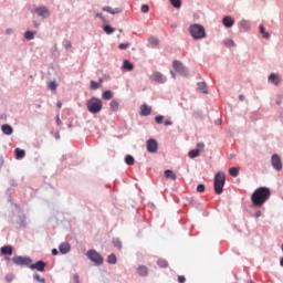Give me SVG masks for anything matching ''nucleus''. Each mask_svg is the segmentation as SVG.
<instances>
[{
	"label": "nucleus",
	"instance_id": "nucleus-46",
	"mask_svg": "<svg viewBox=\"0 0 283 283\" xmlns=\"http://www.w3.org/2000/svg\"><path fill=\"white\" fill-rule=\"evenodd\" d=\"M52 56H54V59H57V56H59V49L56 48V45L53 46Z\"/></svg>",
	"mask_w": 283,
	"mask_h": 283
},
{
	"label": "nucleus",
	"instance_id": "nucleus-42",
	"mask_svg": "<svg viewBox=\"0 0 283 283\" xmlns=\"http://www.w3.org/2000/svg\"><path fill=\"white\" fill-rule=\"evenodd\" d=\"M98 87H101V84H98V82L92 80L91 81V90L96 91V90H98Z\"/></svg>",
	"mask_w": 283,
	"mask_h": 283
},
{
	"label": "nucleus",
	"instance_id": "nucleus-55",
	"mask_svg": "<svg viewBox=\"0 0 283 283\" xmlns=\"http://www.w3.org/2000/svg\"><path fill=\"white\" fill-rule=\"evenodd\" d=\"M164 125H165L166 127H169V126L174 125V122H171V120H169V119H166V120L164 122Z\"/></svg>",
	"mask_w": 283,
	"mask_h": 283
},
{
	"label": "nucleus",
	"instance_id": "nucleus-3",
	"mask_svg": "<svg viewBox=\"0 0 283 283\" xmlns=\"http://www.w3.org/2000/svg\"><path fill=\"white\" fill-rule=\"evenodd\" d=\"M86 109L90 114H101V111L103 109V101L98 97H92L86 103Z\"/></svg>",
	"mask_w": 283,
	"mask_h": 283
},
{
	"label": "nucleus",
	"instance_id": "nucleus-58",
	"mask_svg": "<svg viewBox=\"0 0 283 283\" xmlns=\"http://www.w3.org/2000/svg\"><path fill=\"white\" fill-rule=\"evenodd\" d=\"M52 255H59V250L56 248L51 250Z\"/></svg>",
	"mask_w": 283,
	"mask_h": 283
},
{
	"label": "nucleus",
	"instance_id": "nucleus-17",
	"mask_svg": "<svg viewBox=\"0 0 283 283\" xmlns=\"http://www.w3.org/2000/svg\"><path fill=\"white\" fill-rule=\"evenodd\" d=\"M70 249L71 247H70V243L67 242H63L59 245V251L60 253H62V255L70 253Z\"/></svg>",
	"mask_w": 283,
	"mask_h": 283
},
{
	"label": "nucleus",
	"instance_id": "nucleus-33",
	"mask_svg": "<svg viewBox=\"0 0 283 283\" xmlns=\"http://www.w3.org/2000/svg\"><path fill=\"white\" fill-rule=\"evenodd\" d=\"M229 174L233 178H238V176H240V170L235 167H232V168L229 169Z\"/></svg>",
	"mask_w": 283,
	"mask_h": 283
},
{
	"label": "nucleus",
	"instance_id": "nucleus-5",
	"mask_svg": "<svg viewBox=\"0 0 283 283\" xmlns=\"http://www.w3.org/2000/svg\"><path fill=\"white\" fill-rule=\"evenodd\" d=\"M86 258H88L91 262H94L95 266H101V264H103V255H101L96 250H88L86 252Z\"/></svg>",
	"mask_w": 283,
	"mask_h": 283
},
{
	"label": "nucleus",
	"instance_id": "nucleus-36",
	"mask_svg": "<svg viewBox=\"0 0 283 283\" xmlns=\"http://www.w3.org/2000/svg\"><path fill=\"white\" fill-rule=\"evenodd\" d=\"M34 34H36V32L27 31V32H24V39H27V41H32V39H34Z\"/></svg>",
	"mask_w": 283,
	"mask_h": 283
},
{
	"label": "nucleus",
	"instance_id": "nucleus-48",
	"mask_svg": "<svg viewBox=\"0 0 283 283\" xmlns=\"http://www.w3.org/2000/svg\"><path fill=\"white\" fill-rule=\"evenodd\" d=\"M104 12H108L109 14H112V12H113V8L112 7H103V9H102Z\"/></svg>",
	"mask_w": 283,
	"mask_h": 283
},
{
	"label": "nucleus",
	"instance_id": "nucleus-22",
	"mask_svg": "<svg viewBox=\"0 0 283 283\" xmlns=\"http://www.w3.org/2000/svg\"><path fill=\"white\" fill-rule=\"evenodd\" d=\"M102 30L105 32V34H114V32H116V29L109 24L102 25Z\"/></svg>",
	"mask_w": 283,
	"mask_h": 283
},
{
	"label": "nucleus",
	"instance_id": "nucleus-21",
	"mask_svg": "<svg viewBox=\"0 0 283 283\" xmlns=\"http://www.w3.org/2000/svg\"><path fill=\"white\" fill-rule=\"evenodd\" d=\"M197 86H198L199 92H202L203 94H209V88L207 86V83L199 82V83H197Z\"/></svg>",
	"mask_w": 283,
	"mask_h": 283
},
{
	"label": "nucleus",
	"instance_id": "nucleus-64",
	"mask_svg": "<svg viewBox=\"0 0 283 283\" xmlns=\"http://www.w3.org/2000/svg\"><path fill=\"white\" fill-rule=\"evenodd\" d=\"M280 264H281V266H283V258H281Z\"/></svg>",
	"mask_w": 283,
	"mask_h": 283
},
{
	"label": "nucleus",
	"instance_id": "nucleus-25",
	"mask_svg": "<svg viewBox=\"0 0 283 283\" xmlns=\"http://www.w3.org/2000/svg\"><path fill=\"white\" fill-rule=\"evenodd\" d=\"M239 28H240L243 32H249V29H250L249 21H247V20H241V22L239 23Z\"/></svg>",
	"mask_w": 283,
	"mask_h": 283
},
{
	"label": "nucleus",
	"instance_id": "nucleus-45",
	"mask_svg": "<svg viewBox=\"0 0 283 283\" xmlns=\"http://www.w3.org/2000/svg\"><path fill=\"white\" fill-rule=\"evenodd\" d=\"M129 43H120L119 45H118V48H119V50H127V49H129Z\"/></svg>",
	"mask_w": 283,
	"mask_h": 283
},
{
	"label": "nucleus",
	"instance_id": "nucleus-2",
	"mask_svg": "<svg viewBox=\"0 0 283 283\" xmlns=\"http://www.w3.org/2000/svg\"><path fill=\"white\" fill-rule=\"evenodd\" d=\"M224 185H227V176L222 171L217 172L213 180V189L217 196H222Z\"/></svg>",
	"mask_w": 283,
	"mask_h": 283
},
{
	"label": "nucleus",
	"instance_id": "nucleus-54",
	"mask_svg": "<svg viewBox=\"0 0 283 283\" xmlns=\"http://www.w3.org/2000/svg\"><path fill=\"white\" fill-rule=\"evenodd\" d=\"M197 149H200V151H202V149H205V143H198Z\"/></svg>",
	"mask_w": 283,
	"mask_h": 283
},
{
	"label": "nucleus",
	"instance_id": "nucleus-38",
	"mask_svg": "<svg viewBox=\"0 0 283 283\" xmlns=\"http://www.w3.org/2000/svg\"><path fill=\"white\" fill-rule=\"evenodd\" d=\"M157 265H158L160 269H167L168 263H167L166 260L159 259V260L157 261Z\"/></svg>",
	"mask_w": 283,
	"mask_h": 283
},
{
	"label": "nucleus",
	"instance_id": "nucleus-28",
	"mask_svg": "<svg viewBox=\"0 0 283 283\" xmlns=\"http://www.w3.org/2000/svg\"><path fill=\"white\" fill-rule=\"evenodd\" d=\"M269 81L274 85H280V78H277V75L275 73L269 75Z\"/></svg>",
	"mask_w": 283,
	"mask_h": 283
},
{
	"label": "nucleus",
	"instance_id": "nucleus-26",
	"mask_svg": "<svg viewBox=\"0 0 283 283\" xmlns=\"http://www.w3.org/2000/svg\"><path fill=\"white\" fill-rule=\"evenodd\" d=\"M112 244H113V247H115V249H118V251H120L123 249V243L120 242V239H118V238H113Z\"/></svg>",
	"mask_w": 283,
	"mask_h": 283
},
{
	"label": "nucleus",
	"instance_id": "nucleus-50",
	"mask_svg": "<svg viewBox=\"0 0 283 283\" xmlns=\"http://www.w3.org/2000/svg\"><path fill=\"white\" fill-rule=\"evenodd\" d=\"M6 280L8 282H12V280H14V275L9 273V274L6 275Z\"/></svg>",
	"mask_w": 283,
	"mask_h": 283
},
{
	"label": "nucleus",
	"instance_id": "nucleus-32",
	"mask_svg": "<svg viewBox=\"0 0 283 283\" xmlns=\"http://www.w3.org/2000/svg\"><path fill=\"white\" fill-rule=\"evenodd\" d=\"M108 264H116L118 262V259L116 258V254L112 253L107 256Z\"/></svg>",
	"mask_w": 283,
	"mask_h": 283
},
{
	"label": "nucleus",
	"instance_id": "nucleus-13",
	"mask_svg": "<svg viewBox=\"0 0 283 283\" xmlns=\"http://www.w3.org/2000/svg\"><path fill=\"white\" fill-rule=\"evenodd\" d=\"M153 81H155L156 83H167V76H165L163 73L160 72H155L153 74Z\"/></svg>",
	"mask_w": 283,
	"mask_h": 283
},
{
	"label": "nucleus",
	"instance_id": "nucleus-41",
	"mask_svg": "<svg viewBox=\"0 0 283 283\" xmlns=\"http://www.w3.org/2000/svg\"><path fill=\"white\" fill-rule=\"evenodd\" d=\"M164 120H165V116L163 115L155 116V122L157 123V125H163Z\"/></svg>",
	"mask_w": 283,
	"mask_h": 283
},
{
	"label": "nucleus",
	"instance_id": "nucleus-59",
	"mask_svg": "<svg viewBox=\"0 0 283 283\" xmlns=\"http://www.w3.org/2000/svg\"><path fill=\"white\" fill-rule=\"evenodd\" d=\"M65 50H70L72 48V42H67L65 45H64Z\"/></svg>",
	"mask_w": 283,
	"mask_h": 283
},
{
	"label": "nucleus",
	"instance_id": "nucleus-4",
	"mask_svg": "<svg viewBox=\"0 0 283 283\" xmlns=\"http://www.w3.org/2000/svg\"><path fill=\"white\" fill-rule=\"evenodd\" d=\"M189 32L195 41L207 38V31L205 30V27H202V24H191L189 28Z\"/></svg>",
	"mask_w": 283,
	"mask_h": 283
},
{
	"label": "nucleus",
	"instance_id": "nucleus-49",
	"mask_svg": "<svg viewBox=\"0 0 283 283\" xmlns=\"http://www.w3.org/2000/svg\"><path fill=\"white\" fill-rule=\"evenodd\" d=\"M95 17L97 19H102V21H104V23H107V20L103 17V13H96Z\"/></svg>",
	"mask_w": 283,
	"mask_h": 283
},
{
	"label": "nucleus",
	"instance_id": "nucleus-18",
	"mask_svg": "<svg viewBox=\"0 0 283 283\" xmlns=\"http://www.w3.org/2000/svg\"><path fill=\"white\" fill-rule=\"evenodd\" d=\"M137 273L140 277H147L149 275V270L145 265H140L137 268Z\"/></svg>",
	"mask_w": 283,
	"mask_h": 283
},
{
	"label": "nucleus",
	"instance_id": "nucleus-61",
	"mask_svg": "<svg viewBox=\"0 0 283 283\" xmlns=\"http://www.w3.org/2000/svg\"><path fill=\"white\" fill-rule=\"evenodd\" d=\"M56 125H59V126L62 125L61 117H59V115H56Z\"/></svg>",
	"mask_w": 283,
	"mask_h": 283
},
{
	"label": "nucleus",
	"instance_id": "nucleus-29",
	"mask_svg": "<svg viewBox=\"0 0 283 283\" xmlns=\"http://www.w3.org/2000/svg\"><path fill=\"white\" fill-rule=\"evenodd\" d=\"M164 174H165L166 178H169L170 180H176V172H174V170L167 169V170H165Z\"/></svg>",
	"mask_w": 283,
	"mask_h": 283
},
{
	"label": "nucleus",
	"instance_id": "nucleus-40",
	"mask_svg": "<svg viewBox=\"0 0 283 283\" xmlns=\"http://www.w3.org/2000/svg\"><path fill=\"white\" fill-rule=\"evenodd\" d=\"M49 90H51V92H55L56 87H59V84H56L54 81L50 82L48 85Z\"/></svg>",
	"mask_w": 283,
	"mask_h": 283
},
{
	"label": "nucleus",
	"instance_id": "nucleus-30",
	"mask_svg": "<svg viewBox=\"0 0 283 283\" xmlns=\"http://www.w3.org/2000/svg\"><path fill=\"white\" fill-rule=\"evenodd\" d=\"M190 158H198L200 156V148L192 149L188 153Z\"/></svg>",
	"mask_w": 283,
	"mask_h": 283
},
{
	"label": "nucleus",
	"instance_id": "nucleus-52",
	"mask_svg": "<svg viewBox=\"0 0 283 283\" xmlns=\"http://www.w3.org/2000/svg\"><path fill=\"white\" fill-rule=\"evenodd\" d=\"M178 282L185 283V282H187V279L185 277V275H180V276H178Z\"/></svg>",
	"mask_w": 283,
	"mask_h": 283
},
{
	"label": "nucleus",
	"instance_id": "nucleus-43",
	"mask_svg": "<svg viewBox=\"0 0 283 283\" xmlns=\"http://www.w3.org/2000/svg\"><path fill=\"white\" fill-rule=\"evenodd\" d=\"M205 189H207V187L203 184H199L197 186V192L198 193H205Z\"/></svg>",
	"mask_w": 283,
	"mask_h": 283
},
{
	"label": "nucleus",
	"instance_id": "nucleus-51",
	"mask_svg": "<svg viewBox=\"0 0 283 283\" xmlns=\"http://www.w3.org/2000/svg\"><path fill=\"white\" fill-rule=\"evenodd\" d=\"M73 282H74V283H81V280H80L78 274H74V275H73Z\"/></svg>",
	"mask_w": 283,
	"mask_h": 283
},
{
	"label": "nucleus",
	"instance_id": "nucleus-6",
	"mask_svg": "<svg viewBox=\"0 0 283 283\" xmlns=\"http://www.w3.org/2000/svg\"><path fill=\"white\" fill-rule=\"evenodd\" d=\"M12 262H13V264H15V266H29L30 268V264H32V258L14 255L12 258Z\"/></svg>",
	"mask_w": 283,
	"mask_h": 283
},
{
	"label": "nucleus",
	"instance_id": "nucleus-47",
	"mask_svg": "<svg viewBox=\"0 0 283 283\" xmlns=\"http://www.w3.org/2000/svg\"><path fill=\"white\" fill-rule=\"evenodd\" d=\"M120 12H123L122 8H115L113 9L112 14H120Z\"/></svg>",
	"mask_w": 283,
	"mask_h": 283
},
{
	"label": "nucleus",
	"instance_id": "nucleus-63",
	"mask_svg": "<svg viewBox=\"0 0 283 283\" xmlns=\"http://www.w3.org/2000/svg\"><path fill=\"white\" fill-rule=\"evenodd\" d=\"M256 118H258V113H253L252 116H251V119L255 120Z\"/></svg>",
	"mask_w": 283,
	"mask_h": 283
},
{
	"label": "nucleus",
	"instance_id": "nucleus-10",
	"mask_svg": "<svg viewBox=\"0 0 283 283\" xmlns=\"http://www.w3.org/2000/svg\"><path fill=\"white\" fill-rule=\"evenodd\" d=\"M15 222L19 224L20 229H28V217H25L24 212L18 213Z\"/></svg>",
	"mask_w": 283,
	"mask_h": 283
},
{
	"label": "nucleus",
	"instance_id": "nucleus-14",
	"mask_svg": "<svg viewBox=\"0 0 283 283\" xmlns=\"http://www.w3.org/2000/svg\"><path fill=\"white\" fill-rule=\"evenodd\" d=\"M222 24L228 29L233 28V25H235V20L231 15H226L222 19Z\"/></svg>",
	"mask_w": 283,
	"mask_h": 283
},
{
	"label": "nucleus",
	"instance_id": "nucleus-16",
	"mask_svg": "<svg viewBox=\"0 0 283 283\" xmlns=\"http://www.w3.org/2000/svg\"><path fill=\"white\" fill-rule=\"evenodd\" d=\"M150 114H151V106H149L147 104H143L140 106L139 115L140 116H149Z\"/></svg>",
	"mask_w": 283,
	"mask_h": 283
},
{
	"label": "nucleus",
	"instance_id": "nucleus-35",
	"mask_svg": "<svg viewBox=\"0 0 283 283\" xmlns=\"http://www.w3.org/2000/svg\"><path fill=\"white\" fill-rule=\"evenodd\" d=\"M125 163H126V165L132 166V165H134V163H136V159H134V156H132V155H126Z\"/></svg>",
	"mask_w": 283,
	"mask_h": 283
},
{
	"label": "nucleus",
	"instance_id": "nucleus-19",
	"mask_svg": "<svg viewBox=\"0 0 283 283\" xmlns=\"http://www.w3.org/2000/svg\"><path fill=\"white\" fill-rule=\"evenodd\" d=\"M1 255H12V245H3L0 249Z\"/></svg>",
	"mask_w": 283,
	"mask_h": 283
},
{
	"label": "nucleus",
	"instance_id": "nucleus-44",
	"mask_svg": "<svg viewBox=\"0 0 283 283\" xmlns=\"http://www.w3.org/2000/svg\"><path fill=\"white\" fill-rule=\"evenodd\" d=\"M142 12H143L144 14H147V12H149V4H143V6H142Z\"/></svg>",
	"mask_w": 283,
	"mask_h": 283
},
{
	"label": "nucleus",
	"instance_id": "nucleus-60",
	"mask_svg": "<svg viewBox=\"0 0 283 283\" xmlns=\"http://www.w3.org/2000/svg\"><path fill=\"white\" fill-rule=\"evenodd\" d=\"M260 216H262V211L258 210V211L254 213V218H260Z\"/></svg>",
	"mask_w": 283,
	"mask_h": 283
},
{
	"label": "nucleus",
	"instance_id": "nucleus-31",
	"mask_svg": "<svg viewBox=\"0 0 283 283\" xmlns=\"http://www.w3.org/2000/svg\"><path fill=\"white\" fill-rule=\"evenodd\" d=\"M172 8H176L177 10L182 8V0H169Z\"/></svg>",
	"mask_w": 283,
	"mask_h": 283
},
{
	"label": "nucleus",
	"instance_id": "nucleus-20",
	"mask_svg": "<svg viewBox=\"0 0 283 283\" xmlns=\"http://www.w3.org/2000/svg\"><path fill=\"white\" fill-rule=\"evenodd\" d=\"M14 154H15V159L17 160H21V159L25 158V150L24 149L15 148Z\"/></svg>",
	"mask_w": 283,
	"mask_h": 283
},
{
	"label": "nucleus",
	"instance_id": "nucleus-8",
	"mask_svg": "<svg viewBox=\"0 0 283 283\" xmlns=\"http://www.w3.org/2000/svg\"><path fill=\"white\" fill-rule=\"evenodd\" d=\"M45 266H48V263H45L43 260H39L35 263H30L29 269H31V271H39L40 273H44Z\"/></svg>",
	"mask_w": 283,
	"mask_h": 283
},
{
	"label": "nucleus",
	"instance_id": "nucleus-56",
	"mask_svg": "<svg viewBox=\"0 0 283 283\" xmlns=\"http://www.w3.org/2000/svg\"><path fill=\"white\" fill-rule=\"evenodd\" d=\"M41 275H39V274H34L33 275V280H36V282H41Z\"/></svg>",
	"mask_w": 283,
	"mask_h": 283
},
{
	"label": "nucleus",
	"instance_id": "nucleus-24",
	"mask_svg": "<svg viewBox=\"0 0 283 283\" xmlns=\"http://www.w3.org/2000/svg\"><path fill=\"white\" fill-rule=\"evenodd\" d=\"M123 70H126L127 72H132L134 70V64L128 60H124Z\"/></svg>",
	"mask_w": 283,
	"mask_h": 283
},
{
	"label": "nucleus",
	"instance_id": "nucleus-11",
	"mask_svg": "<svg viewBox=\"0 0 283 283\" xmlns=\"http://www.w3.org/2000/svg\"><path fill=\"white\" fill-rule=\"evenodd\" d=\"M146 147L149 154H156V151H158V142L154 138H150L146 143Z\"/></svg>",
	"mask_w": 283,
	"mask_h": 283
},
{
	"label": "nucleus",
	"instance_id": "nucleus-57",
	"mask_svg": "<svg viewBox=\"0 0 283 283\" xmlns=\"http://www.w3.org/2000/svg\"><path fill=\"white\" fill-rule=\"evenodd\" d=\"M14 30H12V28H9L6 30V34L10 35L13 34Z\"/></svg>",
	"mask_w": 283,
	"mask_h": 283
},
{
	"label": "nucleus",
	"instance_id": "nucleus-23",
	"mask_svg": "<svg viewBox=\"0 0 283 283\" xmlns=\"http://www.w3.org/2000/svg\"><path fill=\"white\" fill-rule=\"evenodd\" d=\"M102 98H104V101H112V98H114V93L109 90H106L103 92Z\"/></svg>",
	"mask_w": 283,
	"mask_h": 283
},
{
	"label": "nucleus",
	"instance_id": "nucleus-53",
	"mask_svg": "<svg viewBox=\"0 0 283 283\" xmlns=\"http://www.w3.org/2000/svg\"><path fill=\"white\" fill-rule=\"evenodd\" d=\"M196 118H202V112L201 111H195Z\"/></svg>",
	"mask_w": 283,
	"mask_h": 283
},
{
	"label": "nucleus",
	"instance_id": "nucleus-9",
	"mask_svg": "<svg viewBox=\"0 0 283 283\" xmlns=\"http://www.w3.org/2000/svg\"><path fill=\"white\" fill-rule=\"evenodd\" d=\"M271 164L273 169H275V171H282V158L280 157V155L277 154L272 155Z\"/></svg>",
	"mask_w": 283,
	"mask_h": 283
},
{
	"label": "nucleus",
	"instance_id": "nucleus-34",
	"mask_svg": "<svg viewBox=\"0 0 283 283\" xmlns=\"http://www.w3.org/2000/svg\"><path fill=\"white\" fill-rule=\"evenodd\" d=\"M109 107H111L112 112H116L119 107L118 101H116V99L111 101Z\"/></svg>",
	"mask_w": 283,
	"mask_h": 283
},
{
	"label": "nucleus",
	"instance_id": "nucleus-15",
	"mask_svg": "<svg viewBox=\"0 0 283 283\" xmlns=\"http://www.w3.org/2000/svg\"><path fill=\"white\" fill-rule=\"evenodd\" d=\"M1 132L6 136H12V134H14V128H12V126L10 124H3L1 126Z\"/></svg>",
	"mask_w": 283,
	"mask_h": 283
},
{
	"label": "nucleus",
	"instance_id": "nucleus-27",
	"mask_svg": "<svg viewBox=\"0 0 283 283\" xmlns=\"http://www.w3.org/2000/svg\"><path fill=\"white\" fill-rule=\"evenodd\" d=\"M259 32L262 34L263 39H271V34L266 32V29L262 24L259 27Z\"/></svg>",
	"mask_w": 283,
	"mask_h": 283
},
{
	"label": "nucleus",
	"instance_id": "nucleus-7",
	"mask_svg": "<svg viewBox=\"0 0 283 283\" xmlns=\"http://www.w3.org/2000/svg\"><path fill=\"white\" fill-rule=\"evenodd\" d=\"M172 67L174 70H176V72H178V74H180L181 76H189V69H187V66H185V64H182V62L175 60L172 62Z\"/></svg>",
	"mask_w": 283,
	"mask_h": 283
},
{
	"label": "nucleus",
	"instance_id": "nucleus-12",
	"mask_svg": "<svg viewBox=\"0 0 283 283\" xmlns=\"http://www.w3.org/2000/svg\"><path fill=\"white\" fill-rule=\"evenodd\" d=\"M38 17H41L42 19H49L50 18V10H48V7L41 6L34 9Z\"/></svg>",
	"mask_w": 283,
	"mask_h": 283
},
{
	"label": "nucleus",
	"instance_id": "nucleus-1",
	"mask_svg": "<svg viewBox=\"0 0 283 283\" xmlns=\"http://www.w3.org/2000/svg\"><path fill=\"white\" fill-rule=\"evenodd\" d=\"M271 198V189L269 187H260L251 195L253 207H263Z\"/></svg>",
	"mask_w": 283,
	"mask_h": 283
},
{
	"label": "nucleus",
	"instance_id": "nucleus-62",
	"mask_svg": "<svg viewBox=\"0 0 283 283\" xmlns=\"http://www.w3.org/2000/svg\"><path fill=\"white\" fill-rule=\"evenodd\" d=\"M10 185H11L12 187H17V181H14V179H11V180H10Z\"/></svg>",
	"mask_w": 283,
	"mask_h": 283
},
{
	"label": "nucleus",
	"instance_id": "nucleus-37",
	"mask_svg": "<svg viewBox=\"0 0 283 283\" xmlns=\"http://www.w3.org/2000/svg\"><path fill=\"white\" fill-rule=\"evenodd\" d=\"M148 42L150 43V45H159L160 44V40H158V38H156L154 35L148 39Z\"/></svg>",
	"mask_w": 283,
	"mask_h": 283
},
{
	"label": "nucleus",
	"instance_id": "nucleus-39",
	"mask_svg": "<svg viewBox=\"0 0 283 283\" xmlns=\"http://www.w3.org/2000/svg\"><path fill=\"white\" fill-rule=\"evenodd\" d=\"M224 45H227V48H234L235 42H233V40H231V39H226L224 40Z\"/></svg>",
	"mask_w": 283,
	"mask_h": 283
}]
</instances>
